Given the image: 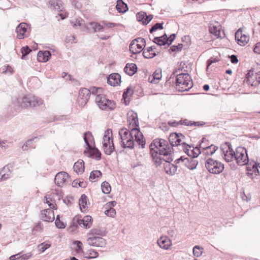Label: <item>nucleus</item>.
I'll return each instance as SVG.
<instances>
[{"label":"nucleus","mask_w":260,"mask_h":260,"mask_svg":"<svg viewBox=\"0 0 260 260\" xmlns=\"http://www.w3.org/2000/svg\"><path fill=\"white\" fill-rule=\"evenodd\" d=\"M153 144L156 148H150V154L154 164L156 167L161 164V161L166 162H171L172 157V148L168 144V142L163 139H156L153 141Z\"/></svg>","instance_id":"f257e3e1"},{"label":"nucleus","mask_w":260,"mask_h":260,"mask_svg":"<svg viewBox=\"0 0 260 260\" xmlns=\"http://www.w3.org/2000/svg\"><path fill=\"white\" fill-rule=\"evenodd\" d=\"M95 101L99 107L103 110L111 111L115 108V102L107 99L104 94H98Z\"/></svg>","instance_id":"20e7f679"},{"label":"nucleus","mask_w":260,"mask_h":260,"mask_svg":"<svg viewBox=\"0 0 260 260\" xmlns=\"http://www.w3.org/2000/svg\"><path fill=\"white\" fill-rule=\"evenodd\" d=\"M220 150L221 154L223 155V158L226 161L231 162L233 159H235V151L233 149L230 143H224L221 146Z\"/></svg>","instance_id":"6e6552de"},{"label":"nucleus","mask_w":260,"mask_h":260,"mask_svg":"<svg viewBox=\"0 0 260 260\" xmlns=\"http://www.w3.org/2000/svg\"><path fill=\"white\" fill-rule=\"evenodd\" d=\"M38 139V137H35L34 138L30 139L27 140L26 143L22 146V149L23 151L27 150V148L28 147H30L31 146L32 141L35 139Z\"/></svg>","instance_id":"603ef678"},{"label":"nucleus","mask_w":260,"mask_h":260,"mask_svg":"<svg viewBox=\"0 0 260 260\" xmlns=\"http://www.w3.org/2000/svg\"><path fill=\"white\" fill-rule=\"evenodd\" d=\"M68 177L69 174L67 173L60 172L56 175L54 178V182L58 186H61L66 182Z\"/></svg>","instance_id":"aec40b11"},{"label":"nucleus","mask_w":260,"mask_h":260,"mask_svg":"<svg viewBox=\"0 0 260 260\" xmlns=\"http://www.w3.org/2000/svg\"><path fill=\"white\" fill-rule=\"evenodd\" d=\"M182 48V44H178L177 46L173 45L171 46L169 49L170 52H179L181 50Z\"/></svg>","instance_id":"864d4df0"},{"label":"nucleus","mask_w":260,"mask_h":260,"mask_svg":"<svg viewBox=\"0 0 260 260\" xmlns=\"http://www.w3.org/2000/svg\"><path fill=\"white\" fill-rule=\"evenodd\" d=\"M103 148L106 154L110 155L115 150L112 139L103 140Z\"/></svg>","instance_id":"6ab92c4d"},{"label":"nucleus","mask_w":260,"mask_h":260,"mask_svg":"<svg viewBox=\"0 0 260 260\" xmlns=\"http://www.w3.org/2000/svg\"><path fill=\"white\" fill-rule=\"evenodd\" d=\"M180 124L185 125L187 126H192V122L188 120L187 119H184L179 121Z\"/></svg>","instance_id":"0e129e2a"},{"label":"nucleus","mask_w":260,"mask_h":260,"mask_svg":"<svg viewBox=\"0 0 260 260\" xmlns=\"http://www.w3.org/2000/svg\"><path fill=\"white\" fill-rule=\"evenodd\" d=\"M6 68V69L3 72L4 73H9L10 75L12 74L13 73V68L9 66H7V67H5Z\"/></svg>","instance_id":"69168bd1"},{"label":"nucleus","mask_w":260,"mask_h":260,"mask_svg":"<svg viewBox=\"0 0 260 260\" xmlns=\"http://www.w3.org/2000/svg\"><path fill=\"white\" fill-rule=\"evenodd\" d=\"M102 89H103L102 88H97L95 87H90V89H88V90L90 91V95L91 94H92L94 95L96 94V95H97L98 94H101L100 93L102 92Z\"/></svg>","instance_id":"3c124183"},{"label":"nucleus","mask_w":260,"mask_h":260,"mask_svg":"<svg viewBox=\"0 0 260 260\" xmlns=\"http://www.w3.org/2000/svg\"><path fill=\"white\" fill-rule=\"evenodd\" d=\"M258 165H257V163L254 162V164L252 166V173H254L255 176H257L259 175V170L258 169Z\"/></svg>","instance_id":"bf43d9fd"},{"label":"nucleus","mask_w":260,"mask_h":260,"mask_svg":"<svg viewBox=\"0 0 260 260\" xmlns=\"http://www.w3.org/2000/svg\"><path fill=\"white\" fill-rule=\"evenodd\" d=\"M161 70L158 69L155 70L152 76L149 77V81L152 83H157L161 78Z\"/></svg>","instance_id":"7c9ffc66"},{"label":"nucleus","mask_w":260,"mask_h":260,"mask_svg":"<svg viewBox=\"0 0 260 260\" xmlns=\"http://www.w3.org/2000/svg\"><path fill=\"white\" fill-rule=\"evenodd\" d=\"M21 51L22 54L21 56V59H24L25 58V56L28 55L30 52L31 51V49L28 46H25L22 47Z\"/></svg>","instance_id":"a18cd8bd"},{"label":"nucleus","mask_w":260,"mask_h":260,"mask_svg":"<svg viewBox=\"0 0 260 260\" xmlns=\"http://www.w3.org/2000/svg\"><path fill=\"white\" fill-rule=\"evenodd\" d=\"M121 82V76L118 73H113L109 75L107 83L111 86H116Z\"/></svg>","instance_id":"412c9836"},{"label":"nucleus","mask_w":260,"mask_h":260,"mask_svg":"<svg viewBox=\"0 0 260 260\" xmlns=\"http://www.w3.org/2000/svg\"><path fill=\"white\" fill-rule=\"evenodd\" d=\"M153 42L157 44L159 46H165L166 45H168L167 40H162L160 37H156L154 38Z\"/></svg>","instance_id":"37998d69"},{"label":"nucleus","mask_w":260,"mask_h":260,"mask_svg":"<svg viewBox=\"0 0 260 260\" xmlns=\"http://www.w3.org/2000/svg\"><path fill=\"white\" fill-rule=\"evenodd\" d=\"M166 173L170 175H174L177 170V166L170 162H166L164 165Z\"/></svg>","instance_id":"cd10ccee"},{"label":"nucleus","mask_w":260,"mask_h":260,"mask_svg":"<svg viewBox=\"0 0 260 260\" xmlns=\"http://www.w3.org/2000/svg\"><path fill=\"white\" fill-rule=\"evenodd\" d=\"M205 140V138L202 139V143L200 144V148H201L205 150H206V153L208 155H212L215 153V152L218 149V147L214 145H211L209 146H203V144L204 143V141Z\"/></svg>","instance_id":"c756f323"},{"label":"nucleus","mask_w":260,"mask_h":260,"mask_svg":"<svg viewBox=\"0 0 260 260\" xmlns=\"http://www.w3.org/2000/svg\"><path fill=\"white\" fill-rule=\"evenodd\" d=\"M235 39L240 45L245 46L248 42L249 37L243 34L241 28H239L235 33Z\"/></svg>","instance_id":"f3484780"},{"label":"nucleus","mask_w":260,"mask_h":260,"mask_svg":"<svg viewBox=\"0 0 260 260\" xmlns=\"http://www.w3.org/2000/svg\"><path fill=\"white\" fill-rule=\"evenodd\" d=\"M112 136V130L111 129H107L104 133L103 140H110Z\"/></svg>","instance_id":"13d9d810"},{"label":"nucleus","mask_w":260,"mask_h":260,"mask_svg":"<svg viewBox=\"0 0 260 260\" xmlns=\"http://www.w3.org/2000/svg\"><path fill=\"white\" fill-rule=\"evenodd\" d=\"M87 242L89 245L100 247H104L107 244L106 240L100 236L90 237L87 239Z\"/></svg>","instance_id":"2eb2a0df"},{"label":"nucleus","mask_w":260,"mask_h":260,"mask_svg":"<svg viewBox=\"0 0 260 260\" xmlns=\"http://www.w3.org/2000/svg\"><path fill=\"white\" fill-rule=\"evenodd\" d=\"M137 19L139 22H142L143 24L147 25L153 18L152 15H147L144 12H140L137 14Z\"/></svg>","instance_id":"4be33fe9"},{"label":"nucleus","mask_w":260,"mask_h":260,"mask_svg":"<svg viewBox=\"0 0 260 260\" xmlns=\"http://www.w3.org/2000/svg\"><path fill=\"white\" fill-rule=\"evenodd\" d=\"M87 200V197L85 194H83L81 195L79 200V205L81 210H82L83 209L86 208Z\"/></svg>","instance_id":"e433bc0d"},{"label":"nucleus","mask_w":260,"mask_h":260,"mask_svg":"<svg viewBox=\"0 0 260 260\" xmlns=\"http://www.w3.org/2000/svg\"><path fill=\"white\" fill-rule=\"evenodd\" d=\"M133 93V92L132 88L130 87H128L123 93V98L125 100L126 99L128 96V94L132 95Z\"/></svg>","instance_id":"4d7b16f0"},{"label":"nucleus","mask_w":260,"mask_h":260,"mask_svg":"<svg viewBox=\"0 0 260 260\" xmlns=\"http://www.w3.org/2000/svg\"><path fill=\"white\" fill-rule=\"evenodd\" d=\"M180 161H182L187 168L192 170L196 169L198 164V161L192 157L181 156L176 159L175 162L177 164H179Z\"/></svg>","instance_id":"f8f14e48"},{"label":"nucleus","mask_w":260,"mask_h":260,"mask_svg":"<svg viewBox=\"0 0 260 260\" xmlns=\"http://www.w3.org/2000/svg\"><path fill=\"white\" fill-rule=\"evenodd\" d=\"M92 153L95 158L97 160H99L101 158V153L98 148L94 147L92 150Z\"/></svg>","instance_id":"5fc2aeb1"},{"label":"nucleus","mask_w":260,"mask_h":260,"mask_svg":"<svg viewBox=\"0 0 260 260\" xmlns=\"http://www.w3.org/2000/svg\"><path fill=\"white\" fill-rule=\"evenodd\" d=\"M138 40H134L129 45V50L133 54L139 53L142 50V45L138 44Z\"/></svg>","instance_id":"b1692460"},{"label":"nucleus","mask_w":260,"mask_h":260,"mask_svg":"<svg viewBox=\"0 0 260 260\" xmlns=\"http://www.w3.org/2000/svg\"><path fill=\"white\" fill-rule=\"evenodd\" d=\"M124 71L129 76H133L137 72V67L135 63H127L124 68Z\"/></svg>","instance_id":"c85d7f7f"},{"label":"nucleus","mask_w":260,"mask_h":260,"mask_svg":"<svg viewBox=\"0 0 260 260\" xmlns=\"http://www.w3.org/2000/svg\"><path fill=\"white\" fill-rule=\"evenodd\" d=\"M45 198L46 203L48 204L50 209H45L41 211V219L45 221L52 222L54 220V213L52 209L54 208V205L50 203L47 197Z\"/></svg>","instance_id":"1a4fd4ad"},{"label":"nucleus","mask_w":260,"mask_h":260,"mask_svg":"<svg viewBox=\"0 0 260 260\" xmlns=\"http://www.w3.org/2000/svg\"><path fill=\"white\" fill-rule=\"evenodd\" d=\"M192 150L193 151V154H194L195 158L199 156V155L201 153L200 149L198 147L193 148Z\"/></svg>","instance_id":"774afa93"},{"label":"nucleus","mask_w":260,"mask_h":260,"mask_svg":"<svg viewBox=\"0 0 260 260\" xmlns=\"http://www.w3.org/2000/svg\"><path fill=\"white\" fill-rule=\"evenodd\" d=\"M32 256V254L31 252L27 253L26 254H23L21 256H19L21 260H27Z\"/></svg>","instance_id":"e2e57ef3"},{"label":"nucleus","mask_w":260,"mask_h":260,"mask_svg":"<svg viewBox=\"0 0 260 260\" xmlns=\"http://www.w3.org/2000/svg\"><path fill=\"white\" fill-rule=\"evenodd\" d=\"M218 61V59L215 58H211L207 61V70H208L209 67L213 63Z\"/></svg>","instance_id":"680f3d73"},{"label":"nucleus","mask_w":260,"mask_h":260,"mask_svg":"<svg viewBox=\"0 0 260 260\" xmlns=\"http://www.w3.org/2000/svg\"><path fill=\"white\" fill-rule=\"evenodd\" d=\"M151 48H147L144 49L143 52V56L146 58H152L157 55L156 53H151Z\"/></svg>","instance_id":"4c0bfd02"},{"label":"nucleus","mask_w":260,"mask_h":260,"mask_svg":"<svg viewBox=\"0 0 260 260\" xmlns=\"http://www.w3.org/2000/svg\"><path fill=\"white\" fill-rule=\"evenodd\" d=\"M55 224L56 227L59 229H64L66 227V224L64 223V222L60 220L59 215H58L56 217Z\"/></svg>","instance_id":"09e8293b"},{"label":"nucleus","mask_w":260,"mask_h":260,"mask_svg":"<svg viewBox=\"0 0 260 260\" xmlns=\"http://www.w3.org/2000/svg\"><path fill=\"white\" fill-rule=\"evenodd\" d=\"M253 51L257 54H260V43H257L255 45Z\"/></svg>","instance_id":"338daca9"},{"label":"nucleus","mask_w":260,"mask_h":260,"mask_svg":"<svg viewBox=\"0 0 260 260\" xmlns=\"http://www.w3.org/2000/svg\"><path fill=\"white\" fill-rule=\"evenodd\" d=\"M119 135L121 139V146L124 148L133 149L134 148V141L141 147L144 148L145 146V139L142 132L139 129L132 128V129L122 128L119 131Z\"/></svg>","instance_id":"f03ea898"},{"label":"nucleus","mask_w":260,"mask_h":260,"mask_svg":"<svg viewBox=\"0 0 260 260\" xmlns=\"http://www.w3.org/2000/svg\"><path fill=\"white\" fill-rule=\"evenodd\" d=\"M27 24L26 23H20L16 28V32L17 34V37L19 39H22L27 37Z\"/></svg>","instance_id":"a211bd4d"},{"label":"nucleus","mask_w":260,"mask_h":260,"mask_svg":"<svg viewBox=\"0 0 260 260\" xmlns=\"http://www.w3.org/2000/svg\"><path fill=\"white\" fill-rule=\"evenodd\" d=\"M164 22L162 23H155L152 27L150 29V32L151 34L153 33L154 31L157 30V29H162Z\"/></svg>","instance_id":"de8ad7c7"},{"label":"nucleus","mask_w":260,"mask_h":260,"mask_svg":"<svg viewBox=\"0 0 260 260\" xmlns=\"http://www.w3.org/2000/svg\"><path fill=\"white\" fill-rule=\"evenodd\" d=\"M247 83L251 86L255 87L260 83V71L253 74V71L250 70L246 75Z\"/></svg>","instance_id":"9b49d317"},{"label":"nucleus","mask_w":260,"mask_h":260,"mask_svg":"<svg viewBox=\"0 0 260 260\" xmlns=\"http://www.w3.org/2000/svg\"><path fill=\"white\" fill-rule=\"evenodd\" d=\"M43 104V101L39 98L31 94L24 96L21 103V106L24 108L36 107Z\"/></svg>","instance_id":"0eeeda50"},{"label":"nucleus","mask_w":260,"mask_h":260,"mask_svg":"<svg viewBox=\"0 0 260 260\" xmlns=\"http://www.w3.org/2000/svg\"><path fill=\"white\" fill-rule=\"evenodd\" d=\"M73 243L77 245L78 251H83L82 243L80 241H75Z\"/></svg>","instance_id":"052dcab7"},{"label":"nucleus","mask_w":260,"mask_h":260,"mask_svg":"<svg viewBox=\"0 0 260 260\" xmlns=\"http://www.w3.org/2000/svg\"><path fill=\"white\" fill-rule=\"evenodd\" d=\"M203 248L199 245H196L193 248V254L196 257H199L202 255L203 252Z\"/></svg>","instance_id":"79ce46f5"},{"label":"nucleus","mask_w":260,"mask_h":260,"mask_svg":"<svg viewBox=\"0 0 260 260\" xmlns=\"http://www.w3.org/2000/svg\"><path fill=\"white\" fill-rule=\"evenodd\" d=\"M157 243L160 248L164 249H168L172 244L171 240L166 236L159 238Z\"/></svg>","instance_id":"5701e85b"},{"label":"nucleus","mask_w":260,"mask_h":260,"mask_svg":"<svg viewBox=\"0 0 260 260\" xmlns=\"http://www.w3.org/2000/svg\"><path fill=\"white\" fill-rule=\"evenodd\" d=\"M50 246L51 244L49 243H42L38 245V248L41 252H43Z\"/></svg>","instance_id":"8fccbe9b"},{"label":"nucleus","mask_w":260,"mask_h":260,"mask_svg":"<svg viewBox=\"0 0 260 260\" xmlns=\"http://www.w3.org/2000/svg\"><path fill=\"white\" fill-rule=\"evenodd\" d=\"M209 31L211 34L218 38H222L221 35V33L222 32L221 27L218 22H216V24H210L209 26Z\"/></svg>","instance_id":"a878e982"},{"label":"nucleus","mask_w":260,"mask_h":260,"mask_svg":"<svg viewBox=\"0 0 260 260\" xmlns=\"http://www.w3.org/2000/svg\"><path fill=\"white\" fill-rule=\"evenodd\" d=\"M176 88L180 92L188 91L192 86L193 83L188 74H180L176 78Z\"/></svg>","instance_id":"7ed1b4c3"},{"label":"nucleus","mask_w":260,"mask_h":260,"mask_svg":"<svg viewBox=\"0 0 260 260\" xmlns=\"http://www.w3.org/2000/svg\"><path fill=\"white\" fill-rule=\"evenodd\" d=\"M127 123H128V128L129 129H132V128H134L136 129L140 130L138 115L137 113L133 111L128 113Z\"/></svg>","instance_id":"4468645a"},{"label":"nucleus","mask_w":260,"mask_h":260,"mask_svg":"<svg viewBox=\"0 0 260 260\" xmlns=\"http://www.w3.org/2000/svg\"><path fill=\"white\" fill-rule=\"evenodd\" d=\"M102 192L105 194H108L110 192L111 187L109 183L106 181L103 182L101 184Z\"/></svg>","instance_id":"a19ab883"},{"label":"nucleus","mask_w":260,"mask_h":260,"mask_svg":"<svg viewBox=\"0 0 260 260\" xmlns=\"http://www.w3.org/2000/svg\"><path fill=\"white\" fill-rule=\"evenodd\" d=\"M105 214L108 216L113 217L115 215L116 211L115 209L110 207L109 209L105 211Z\"/></svg>","instance_id":"6e6d98bb"},{"label":"nucleus","mask_w":260,"mask_h":260,"mask_svg":"<svg viewBox=\"0 0 260 260\" xmlns=\"http://www.w3.org/2000/svg\"><path fill=\"white\" fill-rule=\"evenodd\" d=\"M185 137L180 133H173L171 134L168 138L169 143L168 144L170 147L172 148V153L173 152V147L175 146L180 147L182 148V140Z\"/></svg>","instance_id":"9d476101"},{"label":"nucleus","mask_w":260,"mask_h":260,"mask_svg":"<svg viewBox=\"0 0 260 260\" xmlns=\"http://www.w3.org/2000/svg\"><path fill=\"white\" fill-rule=\"evenodd\" d=\"M235 160L239 166L247 165L249 161L246 149L243 147H237L235 151Z\"/></svg>","instance_id":"423d86ee"},{"label":"nucleus","mask_w":260,"mask_h":260,"mask_svg":"<svg viewBox=\"0 0 260 260\" xmlns=\"http://www.w3.org/2000/svg\"><path fill=\"white\" fill-rule=\"evenodd\" d=\"M50 6L53 9L58 11H61L60 5L61 2L59 0H50L49 2Z\"/></svg>","instance_id":"ea45409f"},{"label":"nucleus","mask_w":260,"mask_h":260,"mask_svg":"<svg viewBox=\"0 0 260 260\" xmlns=\"http://www.w3.org/2000/svg\"><path fill=\"white\" fill-rule=\"evenodd\" d=\"M191 146L187 144L185 142H182V148L180 149L183 150L184 152L188 155L189 157H192L195 159L194 154L192 150H190Z\"/></svg>","instance_id":"f704fd0d"},{"label":"nucleus","mask_w":260,"mask_h":260,"mask_svg":"<svg viewBox=\"0 0 260 260\" xmlns=\"http://www.w3.org/2000/svg\"><path fill=\"white\" fill-rule=\"evenodd\" d=\"M74 222L77 223L80 226L85 229H89L92 225V218L89 215L85 216L83 218H74Z\"/></svg>","instance_id":"dca6fc26"},{"label":"nucleus","mask_w":260,"mask_h":260,"mask_svg":"<svg viewBox=\"0 0 260 260\" xmlns=\"http://www.w3.org/2000/svg\"><path fill=\"white\" fill-rule=\"evenodd\" d=\"M73 169L78 174H82L84 171V162L82 160H79L74 164Z\"/></svg>","instance_id":"2f4dec72"},{"label":"nucleus","mask_w":260,"mask_h":260,"mask_svg":"<svg viewBox=\"0 0 260 260\" xmlns=\"http://www.w3.org/2000/svg\"><path fill=\"white\" fill-rule=\"evenodd\" d=\"M90 25L93 29L94 32L102 31L104 29L103 25L96 22H92L90 24Z\"/></svg>","instance_id":"c03bdc74"},{"label":"nucleus","mask_w":260,"mask_h":260,"mask_svg":"<svg viewBox=\"0 0 260 260\" xmlns=\"http://www.w3.org/2000/svg\"><path fill=\"white\" fill-rule=\"evenodd\" d=\"M102 173L99 170H94L91 172L89 176V180L91 182H95L98 179L102 176Z\"/></svg>","instance_id":"c9c22d12"},{"label":"nucleus","mask_w":260,"mask_h":260,"mask_svg":"<svg viewBox=\"0 0 260 260\" xmlns=\"http://www.w3.org/2000/svg\"><path fill=\"white\" fill-rule=\"evenodd\" d=\"M84 140L87 146L86 149L88 151H90L92 149L91 144L93 142V138L90 132H87L84 133Z\"/></svg>","instance_id":"bb28decb"},{"label":"nucleus","mask_w":260,"mask_h":260,"mask_svg":"<svg viewBox=\"0 0 260 260\" xmlns=\"http://www.w3.org/2000/svg\"><path fill=\"white\" fill-rule=\"evenodd\" d=\"M89 235L92 236H100L101 237L103 235V232L98 229H92L90 230Z\"/></svg>","instance_id":"49530a36"},{"label":"nucleus","mask_w":260,"mask_h":260,"mask_svg":"<svg viewBox=\"0 0 260 260\" xmlns=\"http://www.w3.org/2000/svg\"><path fill=\"white\" fill-rule=\"evenodd\" d=\"M77 185L82 188H85L87 186V183L83 179L81 180L79 179H75L72 182V186L73 187H77Z\"/></svg>","instance_id":"58836bf2"},{"label":"nucleus","mask_w":260,"mask_h":260,"mask_svg":"<svg viewBox=\"0 0 260 260\" xmlns=\"http://www.w3.org/2000/svg\"><path fill=\"white\" fill-rule=\"evenodd\" d=\"M90 98V91L86 88H82L79 91V95L78 98V103L79 105L81 107L84 106Z\"/></svg>","instance_id":"ddd939ff"},{"label":"nucleus","mask_w":260,"mask_h":260,"mask_svg":"<svg viewBox=\"0 0 260 260\" xmlns=\"http://www.w3.org/2000/svg\"><path fill=\"white\" fill-rule=\"evenodd\" d=\"M51 57V53L49 51H39L37 55L38 61L42 62H47Z\"/></svg>","instance_id":"393cba45"},{"label":"nucleus","mask_w":260,"mask_h":260,"mask_svg":"<svg viewBox=\"0 0 260 260\" xmlns=\"http://www.w3.org/2000/svg\"><path fill=\"white\" fill-rule=\"evenodd\" d=\"M116 8L119 13H125L128 10L127 5L122 0H117Z\"/></svg>","instance_id":"72a5a7b5"},{"label":"nucleus","mask_w":260,"mask_h":260,"mask_svg":"<svg viewBox=\"0 0 260 260\" xmlns=\"http://www.w3.org/2000/svg\"><path fill=\"white\" fill-rule=\"evenodd\" d=\"M11 172L10 171L9 168L7 166H5L3 168L0 170V181L2 180H5L10 177Z\"/></svg>","instance_id":"473e14b6"},{"label":"nucleus","mask_w":260,"mask_h":260,"mask_svg":"<svg viewBox=\"0 0 260 260\" xmlns=\"http://www.w3.org/2000/svg\"><path fill=\"white\" fill-rule=\"evenodd\" d=\"M205 167L210 173L214 174L221 173L224 169L223 164L212 158H209L207 159L205 163Z\"/></svg>","instance_id":"39448f33"}]
</instances>
